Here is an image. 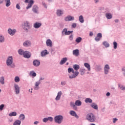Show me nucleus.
Wrapping results in <instances>:
<instances>
[{"label": "nucleus", "instance_id": "4d7b16f0", "mask_svg": "<svg viewBox=\"0 0 125 125\" xmlns=\"http://www.w3.org/2000/svg\"><path fill=\"white\" fill-rule=\"evenodd\" d=\"M69 40H70V41H73V35H70V36H69Z\"/></svg>", "mask_w": 125, "mask_h": 125}, {"label": "nucleus", "instance_id": "8fccbe9b", "mask_svg": "<svg viewBox=\"0 0 125 125\" xmlns=\"http://www.w3.org/2000/svg\"><path fill=\"white\" fill-rule=\"evenodd\" d=\"M95 40L96 42H99V41H100V38L98 37H96L95 38Z\"/></svg>", "mask_w": 125, "mask_h": 125}, {"label": "nucleus", "instance_id": "338daca9", "mask_svg": "<svg viewBox=\"0 0 125 125\" xmlns=\"http://www.w3.org/2000/svg\"><path fill=\"white\" fill-rule=\"evenodd\" d=\"M3 2V0H0V3H2Z\"/></svg>", "mask_w": 125, "mask_h": 125}, {"label": "nucleus", "instance_id": "6e6552de", "mask_svg": "<svg viewBox=\"0 0 125 125\" xmlns=\"http://www.w3.org/2000/svg\"><path fill=\"white\" fill-rule=\"evenodd\" d=\"M74 20H75V18L71 16H67L64 19L65 21H73Z\"/></svg>", "mask_w": 125, "mask_h": 125}, {"label": "nucleus", "instance_id": "1a4fd4ad", "mask_svg": "<svg viewBox=\"0 0 125 125\" xmlns=\"http://www.w3.org/2000/svg\"><path fill=\"white\" fill-rule=\"evenodd\" d=\"M23 57L24 58H30L31 57V53L28 51H25L24 54H23Z\"/></svg>", "mask_w": 125, "mask_h": 125}, {"label": "nucleus", "instance_id": "f704fd0d", "mask_svg": "<svg viewBox=\"0 0 125 125\" xmlns=\"http://www.w3.org/2000/svg\"><path fill=\"white\" fill-rule=\"evenodd\" d=\"M70 106L71 107H73V108L74 110H76L77 109V106H76V104H75V103H74V102H71L70 103Z\"/></svg>", "mask_w": 125, "mask_h": 125}, {"label": "nucleus", "instance_id": "f257e3e1", "mask_svg": "<svg viewBox=\"0 0 125 125\" xmlns=\"http://www.w3.org/2000/svg\"><path fill=\"white\" fill-rule=\"evenodd\" d=\"M73 68L69 67L68 69V72L70 73H72V74H70L69 75V79H75V78L78 77L79 76V69H80V65L78 64H74L73 66ZM75 71H74V70Z\"/></svg>", "mask_w": 125, "mask_h": 125}, {"label": "nucleus", "instance_id": "a19ab883", "mask_svg": "<svg viewBox=\"0 0 125 125\" xmlns=\"http://www.w3.org/2000/svg\"><path fill=\"white\" fill-rule=\"evenodd\" d=\"M82 40H83V39H82V38L81 37H78L76 39L75 42H77L78 43L81 42H82Z\"/></svg>", "mask_w": 125, "mask_h": 125}, {"label": "nucleus", "instance_id": "20e7f679", "mask_svg": "<svg viewBox=\"0 0 125 125\" xmlns=\"http://www.w3.org/2000/svg\"><path fill=\"white\" fill-rule=\"evenodd\" d=\"M13 63V59H12V57H8L6 60V64L7 66H10V67H13L14 65L12 63Z\"/></svg>", "mask_w": 125, "mask_h": 125}, {"label": "nucleus", "instance_id": "774afa93", "mask_svg": "<svg viewBox=\"0 0 125 125\" xmlns=\"http://www.w3.org/2000/svg\"><path fill=\"white\" fill-rule=\"evenodd\" d=\"M115 22H116V23H117V22H119V20H115Z\"/></svg>", "mask_w": 125, "mask_h": 125}, {"label": "nucleus", "instance_id": "4c0bfd02", "mask_svg": "<svg viewBox=\"0 0 125 125\" xmlns=\"http://www.w3.org/2000/svg\"><path fill=\"white\" fill-rule=\"evenodd\" d=\"M6 2V6L8 7V6H10V0H5Z\"/></svg>", "mask_w": 125, "mask_h": 125}, {"label": "nucleus", "instance_id": "0eeeda50", "mask_svg": "<svg viewBox=\"0 0 125 125\" xmlns=\"http://www.w3.org/2000/svg\"><path fill=\"white\" fill-rule=\"evenodd\" d=\"M8 33L11 36H14V35H15V33H16V30H15V29H12L11 28H9L8 30Z\"/></svg>", "mask_w": 125, "mask_h": 125}, {"label": "nucleus", "instance_id": "f8f14e48", "mask_svg": "<svg viewBox=\"0 0 125 125\" xmlns=\"http://www.w3.org/2000/svg\"><path fill=\"white\" fill-rule=\"evenodd\" d=\"M70 114L73 117H75L76 119H79V116L77 115V113L74 111L71 110L70 111Z\"/></svg>", "mask_w": 125, "mask_h": 125}, {"label": "nucleus", "instance_id": "680f3d73", "mask_svg": "<svg viewBox=\"0 0 125 125\" xmlns=\"http://www.w3.org/2000/svg\"><path fill=\"white\" fill-rule=\"evenodd\" d=\"M43 80H44V78H41L40 79V80L39 81V82H41V81H43Z\"/></svg>", "mask_w": 125, "mask_h": 125}, {"label": "nucleus", "instance_id": "6ab92c4d", "mask_svg": "<svg viewBox=\"0 0 125 125\" xmlns=\"http://www.w3.org/2000/svg\"><path fill=\"white\" fill-rule=\"evenodd\" d=\"M40 64H41V62L38 60H35L33 62V65L35 66V67H38V66H40Z\"/></svg>", "mask_w": 125, "mask_h": 125}, {"label": "nucleus", "instance_id": "0e129e2a", "mask_svg": "<svg viewBox=\"0 0 125 125\" xmlns=\"http://www.w3.org/2000/svg\"><path fill=\"white\" fill-rule=\"evenodd\" d=\"M38 124H39V122L38 121H36L34 122V125H38Z\"/></svg>", "mask_w": 125, "mask_h": 125}, {"label": "nucleus", "instance_id": "e2e57ef3", "mask_svg": "<svg viewBox=\"0 0 125 125\" xmlns=\"http://www.w3.org/2000/svg\"><path fill=\"white\" fill-rule=\"evenodd\" d=\"M110 92H107L106 94V96H110Z\"/></svg>", "mask_w": 125, "mask_h": 125}, {"label": "nucleus", "instance_id": "f03ea898", "mask_svg": "<svg viewBox=\"0 0 125 125\" xmlns=\"http://www.w3.org/2000/svg\"><path fill=\"white\" fill-rule=\"evenodd\" d=\"M86 119L87 121L90 122V123H94L95 122V120H96L95 116H94V114L92 113H89L87 114L86 116Z\"/></svg>", "mask_w": 125, "mask_h": 125}, {"label": "nucleus", "instance_id": "603ef678", "mask_svg": "<svg viewBox=\"0 0 125 125\" xmlns=\"http://www.w3.org/2000/svg\"><path fill=\"white\" fill-rule=\"evenodd\" d=\"M72 28H76L77 27V23H73L72 25Z\"/></svg>", "mask_w": 125, "mask_h": 125}, {"label": "nucleus", "instance_id": "9d476101", "mask_svg": "<svg viewBox=\"0 0 125 125\" xmlns=\"http://www.w3.org/2000/svg\"><path fill=\"white\" fill-rule=\"evenodd\" d=\"M104 74H105V75H107V74L109 73V71H110V67H109V65L108 64L105 65L104 68Z\"/></svg>", "mask_w": 125, "mask_h": 125}, {"label": "nucleus", "instance_id": "09e8293b", "mask_svg": "<svg viewBox=\"0 0 125 125\" xmlns=\"http://www.w3.org/2000/svg\"><path fill=\"white\" fill-rule=\"evenodd\" d=\"M122 71H123L124 76H125V67H123L122 68Z\"/></svg>", "mask_w": 125, "mask_h": 125}, {"label": "nucleus", "instance_id": "37998d69", "mask_svg": "<svg viewBox=\"0 0 125 125\" xmlns=\"http://www.w3.org/2000/svg\"><path fill=\"white\" fill-rule=\"evenodd\" d=\"M81 75L83 76L85 73V69H82L80 70Z\"/></svg>", "mask_w": 125, "mask_h": 125}, {"label": "nucleus", "instance_id": "aec40b11", "mask_svg": "<svg viewBox=\"0 0 125 125\" xmlns=\"http://www.w3.org/2000/svg\"><path fill=\"white\" fill-rule=\"evenodd\" d=\"M62 33H64L65 35H70V34H72L73 33V31H67V29L65 28L63 30Z\"/></svg>", "mask_w": 125, "mask_h": 125}, {"label": "nucleus", "instance_id": "f3484780", "mask_svg": "<svg viewBox=\"0 0 125 125\" xmlns=\"http://www.w3.org/2000/svg\"><path fill=\"white\" fill-rule=\"evenodd\" d=\"M41 26H42V23L40 22H36L34 24V27L35 29H39Z\"/></svg>", "mask_w": 125, "mask_h": 125}, {"label": "nucleus", "instance_id": "3c124183", "mask_svg": "<svg viewBox=\"0 0 125 125\" xmlns=\"http://www.w3.org/2000/svg\"><path fill=\"white\" fill-rule=\"evenodd\" d=\"M97 37H98V38H102V34H101L100 33H98L97 34Z\"/></svg>", "mask_w": 125, "mask_h": 125}, {"label": "nucleus", "instance_id": "7ed1b4c3", "mask_svg": "<svg viewBox=\"0 0 125 125\" xmlns=\"http://www.w3.org/2000/svg\"><path fill=\"white\" fill-rule=\"evenodd\" d=\"M63 116L62 115H57L54 118L55 123L56 124H59V125L62 123L63 122Z\"/></svg>", "mask_w": 125, "mask_h": 125}, {"label": "nucleus", "instance_id": "a211bd4d", "mask_svg": "<svg viewBox=\"0 0 125 125\" xmlns=\"http://www.w3.org/2000/svg\"><path fill=\"white\" fill-rule=\"evenodd\" d=\"M73 55H75V56H79L80 54V52L79 51V49L74 50L73 51Z\"/></svg>", "mask_w": 125, "mask_h": 125}, {"label": "nucleus", "instance_id": "72a5a7b5", "mask_svg": "<svg viewBox=\"0 0 125 125\" xmlns=\"http://www.w3.org/2000/svg\"><path fill=\"white\" fill-rule=\"evenodd\" d=\"M79 21L81 23H83L84 22V20H83V17L82 15L80 16Z\"/></svg>", "mask_w": 125, "mask_h": 125}, {"label": "nucleus", "instance_id": "ea45409f", "mask_svg": "<svg viewBox=\"0 0 125 125\" xmlns=\"http://www.w3.org/2000/svg\"><path fill=\"white\" fill-rule=\"evenodd\" d=\"M103 45H104L106 47H109V46H110V44H109L108 43V42L106 41L104 42L103 43Z\"/></svg>", "mask_w": 125, "mask_h": 125}, {"label": "nucleus", "instance_id": "393cba45", "mask_svg": "<svg viewBox=\"0 0 125 125\" xmlns=\"http://www.w3.org/2000/svg\"><path fill=\"white\" fill-rule=\"evenodd\" d=\"M19 119L20 121H24V120H25V115L23 114H20Z\"/></svg>", "mask_w": 125, "mask_h": 125}, {"label": "nucleus", "instance_id": "bf43d9fd", "mask_svg": "<svg viewBox=\"0 0 125 125\" xmlns=\"http://www.w3.org/2000/svg\"><path fill=\"white\" fill-rule=\"evenodd\" d=\"M42 4H43V6L45 7V8H47V7L46 6V4L45 3L43 2Z\"/></svg>", "mask_w": 125, "mask_h": 125}, {"label": "nucleus", "instance_id": "052dcab7", "mask_svg": "<svg viewBox=\"0 0 125 125\" xmlns=\"http://www.w3.org/2000/svg\"><path fill=\"white\" fill-rule=\"evenodd\" d=\"M89 36L90 37H92V36H93V33L92 32H90L89 33Z\"/></svg>", "mask_w": 125, "mask_h": 125}, {"label": "nucleus", "instance_id": "4468645a", "mask_svg": "<svg viewBox=\"0 0 125 125\" xmlns=\"http://www.w3.org/2000/svg\"><path fill=\"white\" fill-rule=\"evenodd\" d=\"M32 11L35 13H39V7L37 5L33 6Z\"/></svg>", "mask_w": 125, "mask_h": 125}, {"label": "nucleus", "instance_id": "bb28decb", "mask_svg": "<svg viewBox=\"0 0 125 125\" xmlns=\"http://www.w3.org/2000/svg\"><path fill=\"white\" fill-rule=\"evenodd\" d=\"M47 50H45L42 51L41 52V56H42V57H43V56H45V55H47Z\"/></svg>", "mask_w": 125, "mask_h": 125}, {"label": "nucleus", "instance_id": "a878e982", "mask_svg": "<svg viewBox=\"0 0 125 125\" xmlns=\"http://www.w3.org/2000/svg\"><path fill=\"white\" fill-rule=\"evenodd\" d=\"M21 125V121L19 120H16L13 124V125Z\"/></svg>", "mask_w": 125, "mask_h": 125}, {"label": "nucleus", "instance_id": "de8ad7c7", "mask_svg": "<svg viewBox=\"0 0 125 125\" xmlns=\"http://www.w3.org/2000/svg\"><path fill=\"white\" fill-rule=\"evenodd\" d=\"M3 108H4V104H1L0 105V111H2V110H3Z\"/></svg>", "mask_w": 125, "mask_h": 125}, {"label": "nucleus", "instance_id": "9b49d317", "mask_svg": "<svg viewBox=\"0 0 125 125\" xmlns=\"http://www.w3.org/2000/svg\"><path fill=\"white\" fill-rule=\"evenodd\" d=\"M46 44L47 46H49V47H52V41L50 40V39H48L46 41Z\"/></svg>", "mask_w": 125, "mask_h": 125}, {"label": "nucleus", "instance_id": "4be33fe9", "mask_svg": "<svg viewBox=\"0 0 125 125\" xmlns=\"http://www.w3.org/2000/svg\"><path fill=\"white\" fill-rule=\"evenodd\" d=\"M9 117H16L17 116V113L15 111L11 112L8 114Z\"/></svg>", "mask_w": 125, "mask_h": 125}, {"label": "nucleus", "instance_id": "39448f33", "mask_svg": "<svg viewBox=\"0 0 125 125\" xmlns=\"http://www.w3.org/2000/svg\"><path fill=\"white\" fill-rule=\"evenodd\" d=\"M24 30H25L26 31H27V30H29L30 29V23L28 21H24V25L22 26Z\"/></svg>", "mask_w": 125, "mask_h": 125}, {"label": "nucleus", "instance_id": "2eb2a0df", "mask_svg": "<svg viewBox=\"0 0 125 125\" xmlns=\"http://www.w3.org/2000/svg\"><path fill=\"white\" fill-rule=\"evenodd\" d=\"M40 84H41V82L40 81H38V82H36L35 86L34 87L35 90H38V89H39V85H40Z\"/></svg>", "mask_w": 125, "mask_h": 125}, {"label": "nucleus", "instance_id": "7c9ffc66", "mask_svg": "<svg viewBox=\"0 0 125 125\" xmlns=\"http://www.w3.org/2000/svg\"><path fill=\"white\" fill-rule=\"evenodd\" d=\"M29 76L30 77H36L37 74L34 71H32L30 72Z\"/></svg>", "mask_w": 125, "mask_h": 125}, {"label": "nucleus", "instance_id": "423d86ee", "mask_svg": "<svg viewBox=\"0 0 125 125\" xmlns=\"http://www.w3.org/2000/svg\"><path fill=\"white\" fill-rule=\"evenodd\" d=\"M15 92L17 94H19L20 93V87L18 84H14Z\"/></svg>", "mask_w": 125, "mask_h": 125}, {"label": "nucleus", "instance_id": "13d9d810", "mask_svg": "<svg viewBox=\"0 0 125 125\" xmlns=\"http://www.w3.org/2000/svg\"><path fill=\"white\" fill-rule=\"evenodd\" d=\"M117 121H118V119L116 118H114L113 119V123L115 124V123H116V122H117Z\"/></svg>", "mask_w": 125, "mask_h": 125}, {"label": "nucleus", "instance_id": "69168bd1", "mask_svg": "<svg viewBox=\"0 0 125 125\" xmlns=\"http://www.w3.org/2000/svg\"><path fill=\"white\" fill-rule=\"evenodd\" d=\"M32 90H33V89H29V92H31V93H32L33 92V91Z\"/></svg>", "mask_w": 125, "mask_h": 125}, {"label": "nucleus", "instance_id": "2f4dec72", "mask_svg": "<svg viewBox=\"0 0 125 125\" xmlns=\"http://www.w3.org/2000/svg\"><path fill=\"white\" fill-rule=\"evenodd\" d=\"M18 53L20 55H24L25 51H24L22 49H20L18 51Z\"/></svg>", "mask_w": 125, "mask_h": 125}, {"label": "nucleus", "instance_id": "6e6d98bb", "mask_svg": "<svg viewBox=\"0 0 125 125\" xmlns=\"http://www.w3.org/2000/svg\"><path fill=\"white\" fill-rule=\"evenodd\" d=\"M61 84L62 85H65V84H66V82H61Z\"/></svg>", "mask_w": 125, "mask_h": 125}, {"label": "nucleus", "instance_id": "c756f323", "mask_svg": "<svg viewBox=\"0 0 125 125\" xmlns=\"http://www.w3.org/2000/svg\"><path fill=\"white\" fill-rule=\"evenodd\" d=\"M0 83L1 84H4V77L3 76L0 78Z\"/></svg>", "mask_w": 125, "mask_h": 125}, {"label": "nucleus", "instance_id": "473e14b6", "mask_svg": "<svg viewBox=\"0 0 125 125\" xmlns=\"http://www.w3.org/2000/svg\"><path fill=\"white\" fill-rule=\"evenodd\" d=\"M75 104L76 106H81L82 105V102L80 100H77L75 102Z\"/></svg>", "mask_w": 125, "mask_h": 125}, {"label": "nucleus", "instance_id": "49530a36", "mask_svg": "<svg viewBox=\"0 0 125 125\" xmlns=\"http://www.w3.org/2000/svg\"><path fill=\"white\" fill-rule=\"evenodd\" d=\"M47 121H49V122H52L53 121V118L51 117H49L47 118Z\"/></svg>", "mask_w": 125, "mask_h": 125}, {"label": "nucleus", "instance_id": "c9c22d12", "mask_svg": "<svg viewBox=\"0 0 125 125\" xmlns=\"http://www.w3.org/2000/svg\"><path fill=\"white\" fill-rule=\"evenodd\" d=\"M85 102L86 103H92V100H91L90 98H87L85 100Z\"/></svg>", "mask_w": 125, "mask_h": 125}, {"label": "nucleus", "instance_id": "79ce46f5", "mask_svg": "<svg viewBox=\"0 0 125 125\" xmlns=\"http://www.w3.org/2000/svg\"><path fill=\"white\" fill-rule=\"evenodd\" d=\"M15 83H19L20 82V78H19V77L16 76L15 78Z\"/></svg>", "mask_w": 125, "mask_h": 125}, {"label": "nucleus", "instance_id": "a18cd8bd", "mask_svg": "<svg viewBox=\"0 0 125 125\" xmlns=\"http://www.w3.org/2000/svg\"><path fill=\"white\" fill-rule=\"evenodd\" d=\"M119 87H120V88L121 89H122V90H125V86L119 85Z\"/></svg>", "mask_w": 125, "mask_h": 125}, {"label": "nucleus", "instance_id": "412c9836", "mask_svg": "<svg viewBox=\"0 0 125 125\" xmlns=\"http://www.w3.org/2000/svg\"><path fill=\"white\" fill-rule=\"evenodd\" d=\"M67 58H63L62 59L61 61L60 62L61 65H63V64H65L66 62H67Z\"/></svg>", "mask_w": 125, "mask_h": 125}, {"label": "nucleus", "instance_id": "e433bc0d", "mask_svg": "<svg viewBox=\"0 0 125 125\" xmlns=\"http://www.w3.org/2000/svg\"><path fill=\"white\" fill-rule=\"evenodd\" d=\"M105 16L107 19H112V14L110 13H107L105 14Z\"/></svg>", "mask_w": 125, "mask_h": 125}, {"label": "nucleus", "instance_id": "dca6fc26", "mask_svg": "<svg viewBox=\"0 0 125 125\" xmlns=\"http://www.w3.org/2000/svg\"><path fill=\"white\" fill-rule=\"evenodd\" d=\"M33 4H34V0H31L29 1L28 6L26 7V9H29V8H31Z\"/></svg>", "mask_w": 125, "mask_h": 125}, {"label": "nucleus", "instance_id": "c03bdc74", "mask_svg": "<svg viewBox=\"0 0 125 125\" xmlns=\"http://www.w3.org/2000/svg\"><path fill=\"white\" fill-rule=\"evenodd\" d=\"M113 45H114V49H116V48H117V47H118V43H117V42H113Z\"/></svg>", "mask_w": 125, "mask_h": 125}, {"label": "nucleus", "instance_id": "864d4df0", "mask_svg": "<svg viewBox=\"0 0 125 125\" xmlns=\"http://www.w3.org/2000/svg\"><path fill=\"white\" fill-rule=\"evenodd\" d=\"M43 123H46L47 122H48L47 118H43Z\"/></svg>", "mask_w": 125, "mask_h": 125}, {"label": "nucleus", "instance_id": "5fc2aeb1", "mask_svg": "<svg viewBox=\"0 0 125 125\" xmlns=\"http://www.w3.org/2000/svg\"><path fill=\"white\" fill-rule=\"evenodd\" d=\"M16 8H17V9H21V7H20L19 4H17L16 5Z\"/></svg>", "mask_w": 125, "mask_h": 125}, {"label": "nucleus", "instance_id": "b1692460", "mask_svg": "<svg viewBox=\"0 0 125 125\" xmlns=\"http://www.w3.org/2000/svg\"><path fill=\"white\" fill-rule=\"evenodd\" d=\"M91 106L93 109H95V110H98V106H97V105L96 104H95V103H92L91 104Z\"/></svg>", "mask_w": 125, "mask_h": 125}, {"label": "nucleus", "instance_id": "5701e85b", "mask_svg": "<svg viewBox=\"0 0 125 125\" xmlns=\"http://www.w3.org/2000/svg\"><path fill=\"white\" fill-rule=\"evenodd\" d=\"M24 46L27 47V46H30L31 45V42L30 41H25L23 43Z\"/></svg>", "mask_w": 125, "mask_h": 125}, {"label": "nucleus", "instance_id": "c85d7f7f", "mask_svg": "<svg viewBox=\"0 0 125 125\" xmlns=\"http://www.w3.org/2000/svg\"><path fill=\"white\" fill-rule=\"evenodd\" d=\"M84 66L85 67V68H87L88 71H90V65H89V64L88 63H85L84 64Z\"/></svg>", "mask_w": 125, "mask_h": 125}, {"label": "nucleus", "instance_id": "58836bf2", "mask_svg": "<svg viewBox=\"0 0 125 125\" xmlns=\"http://www.w3.org/2000/svg\"><path fill=\"white\" fill-rule=\"evenodd\" d=\"M4 42V37L0 35V42Z\"/></svg>", "mask_w": 125, "mask_h": 125}, {"label": "nucleus", "instance_id": "ddd939ff", "mask_svg": "<svg viewBox=\"0 0 125 125\" xmlns=\"http://www.w3.org/2000/svg\"><path fill=\"white\" fill-rule=\"evenodd\" d=\"M61 95H62V92L59 91L58 93L57 96H56L55 99L57 101H58V100H60V98H61Z\"/></svg>", "mask_w": 125, "mask_h": 125}, {"label": "nucleus", "instance_id": "cd10ccee", "mask_svg": "<svg viewBox=\"0 0 125 125\" xmlns=\"http://www.w3.org/2000/svg\"><path fill=\"white\" fill-rule=\"evenodd\" d=\"M63 14V11L61 10H58L57 11V15L58 16H61Z\"/></svg>", "mask_w": 125, "mask_h": 125}]
</instances>
